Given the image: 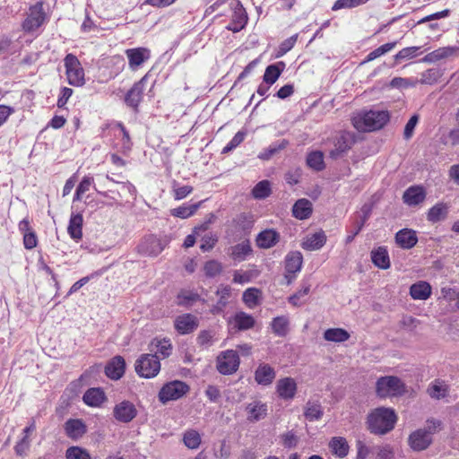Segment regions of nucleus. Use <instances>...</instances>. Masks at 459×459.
I'll list each match as a JSON object with an SVG mask.
<instances>
[{"label":"nucleus","instance_id":"obj_1","mask_svg":"<svg viewBox=\"0 0 459 459\" xmlns=\"http://www.w3.org/2000/svg\"><path fill=\"white\" fill-rule=\"evenodd\" d=\"M390 116L385 110H360L351 118L353 126L361 132H371L381 129L388 121Z\"/></svg>","mask_w":459,"mask_h":459},{"label":"nucleus","instance_id":"obj_2","mask_svg":"<svg viewBox=\"0 0 459 459\" xmlns=\"http://www.w3.org/2000/svg\"><path fill=\"white\" fill-rule=\"evenodd\" d=\"M397 416L394 410L378 407L368 414L367 423L371 433L385 435L394 428Z\"/></svg>","mask_w":459,"mask_h":459},{"label":"nucleus","instance_id":"obj_3","mask_svg":"<svg viewBox=\"0 0 459 459\" xmlns=\"http://www.w3.org/2000/svg\"><path fill=\"white\" fill-rule=\"evenodd\" d=\"M406 392L405 384L395 376L380 377L376 382V394L381 399L402 396Z\"/></svg>","mask_w":459,"mask_h":459},{"label":"nucleus","instance_id":"obj_4","mask_svg":"<svg viewBox=\"0 0 459 459\" xmlns=\"http://www.w3.org/2000/svg\"><path fill=\"white\" fill-rule=\"evenodd\" d=\"M65 75L70 85L81 87L85 83L84 70L74 54H67L64 58Z\"/></svg>","mask_w":459,"mask_h":459},{"label":"nucleus","instance_id":"obj_5","mask_svg":"<svg viewBox=\"0 0 459 459\" xmlns=\"http://www.w3.org/2000/svg\"><path fill=\"white\" fill-rule=\"evenodd\" d=\"M134 368L136 373L142 377H154L160 370V359L153 354H142L136 359Z\"/></svg>","mask_w":459,"mask_h":459},{"label":"nucleus","instance_id":"obj_6","mask_svg":"<svg viewBox=\"0 0 459 459\" xmlns=\"http://www.w3.org/2000/svg\"><path fill=\"white\" fill-rule=\"evenodd\" d=\"M47 19L43 3L37 2L29 8L27 17L22 22V29L25 32L33 33L46 22Z\"/></svg>","mask_w":459,"mask_h":459},{"label":"nucleus","instance_id":"obj_7","mask_svg":"<svg viewBox=\"0 0 459 459\" xmlns=\"http://www.w3.org/2000/svg\"><path fill=\"white\" fill-rule=\"evenodd\" d=\"M239 356L234 350H227L217 357V369L222 375H231L239 367Z\"/></svg>","mask_w":459,"mask_h":459},{"label":"nucleus","instance_id":"obj_8","mask_svg":"<svg viewBox=\"0 0 459 459\" xmlns=\"http://www.w3.org/2000/svg\"><path fill=\"white\" fill-rule=\"evenodd\" d=\"M189 391V386L183 381L175 380L167 383L159 393V399L165 403L169 401L178 400Z\"/></svg>","mask_w":459,"mask_h":459},{"label":"nucleus","instance_id":"obj_9","mask_svg":"<svg viewBox=\"0 0 459 459\" xmlns=\"http://www.w3.org/2000/svg\"><path fill=\"white\" fill-rule=\"evenodd\" d=\"M285 274L287 284L290 285L296 279L297 273L301 271L303 255L299 251H292L285 256Z\"/></svg>","mask_w":459,"mask_h":459},{"label":"nucleus","instance_id":"obj_10","mask_svg":"<svg viewBox=\"0 0 459 459\" xmlns=\"http://www.w3.org/2000/svg\"><path fill=\"white\" fill-rule=\"evenodd\" d=\"M136 415L137 409L130 401L124 400L114 406L113 416L120 423H129Z\"/></svg>","mask_w":459,"mask_h":459},{"label":"nucleus","instance_id":"obj_11","mask_svg":"<svg viewBox=\"0 0 459 459\" xmlns=\"http://www.w3.org/2000/svg\"><path fill=\"white\" fill-rule=\"evenodd\" d=\"M230 8L233 11L232 22L228 26L230 30L233 32L240 31L247 22V14L239 0H234L230 3Z\"/></svg>","mask_w":459,"mask_h":459},{"label":"nucleus","instance_id":"obj_12","mask_svg":"<svg viewBox=\"0 0 459 459\" xmlns=\"http://www.w3.org/2000/svg\"><path fill=\"white\" fill-rule=\"evenodd\" d=\"M125 53L128 59V66L132 71L138 70L151 57V51L147 48H128Z\"/></svg>","mask_w":459,"mask_h":459},{"label":"nucleus","instance_id":"obj_13","mask_svg":"<svg viewBox=\"0 0 459 459\" xmlns=\"http://www.w3.org/2000/svg\"><path fill=\"white\" fill-rule=\"evenodd\" d=\"M165 246L166 244L161 239L151 235L146 237L138 246V251L145 255L157 256L164 250Z\"/></svg>","mask_w":459,"mask_h":459},{"label":"nucleus","instance_id":"obj_14","mask_svg":"<svg viewBox=\"0 0 459 459\" xmlns=\"http://www.w3.org/2000/svg\"><path fill=\"white\" fill-rule=\"evenodd\" d=\"M199 325L198 318L192 314H183L176 317L174 326L180 334L193 333Z\"/></svg>","mask_w":459,"mask_h":459},{"label":"nucleus","instance_id":"obj_15","mask_svg":"<svg viewBox=\"0 0 459 459\" xmlns=\"http://www.w3.org/2000/svg\"><path fill=\"white\" fill-rule=\"evenodd\" d=\"M147 82V75L135 82L126 95L125 101L131 108H137L143 100V91Z\"/></svg>","mask_w":459,"mask_h":459},{"label":"nucleus","instance_id":"obj_16","mask_svg":"<svg viewBox=\"0 0 459 459\" xmlns=\"http://www.w3.org/2000/svg\"><path fill=\"white\" fill-rule=\"evenodd\" d=\"M408 441L412 450L422 451L432 443V437L424 429H419L410 435Z\"/></svg>","mask_w":459,"mask_h":459},{"label":"nucleus","instance_id":"obj_17","mask_svg":"<svg viewBox=\"0 0 459 459\" xmlns=\"http://www.w3.org/2000/svg\"><path fill=\"white\" fill-rule=\"evenodd\" d=\"M276 392L280 398L286 401L292 400L297 393V383L291 377L281 378L276 384Z\"/></svg>","mask_w":459,"mask_h":459},{"label":"nucleus","instance_id":"obj_18","mask_svg":"<svg viewBox=\"0 0 459 459\" xmlns=\"http://www.w3.org/2000/svg\"><path fill=\"white\" fill-rule=\"evenodd\" d=\"M126 370V361L122 356H115L112 358L105 367V374L108 377L113 380L120 379Z\"/></svg>","mask_w":459,"mask_h":459},{"label":"nucleus","instance_id":"obj_19","mask_svg":"<svg viewBox=\"0 0 459 459\" xmlns=\"http://www.w3.org/2000/svg\"><path fill=\"white\" fill-rule=\"evenodd\" d=\"M426 199V191L422 186H411L403 195V203L409 206H417Z\"/></svg>","mask_w":459,"mask_h":459},{"label":"nucleus","instance_id":"obj_20","mask_svg":"<svg viewBox=\"0 0 459 459\" xmlns=\"http://www.w3.org/2000/svg\"><path fill=\"white\" fill-rule=\"evenodd\" d=\"M326 235L325 231L319 230L317 232H315L313 234L307 235L300 246L303 249L307 251H316L321 249L325 244L326 243Z\"/></svg>","mask_w":459,"mask_h":459},{"label":"nucleus","instance_id":"obj_21","mask_svg":"<svg viewBox=\"0 0 459 459\" xmlns=\"http://www.w3.org/2000/svg\"><path fill=\"white\" fill-rule=\"evenodd\" d=\"M276 377L274 368L266 363H261L255 371V380L258 385H270Z\"/></svg>","mask_w":459,"mask_h":459},{"label":"nucleus","instance_id":"obj_22","mask_svg":"<svg viewBox=\"0 0 459 459\" xmlns=\"http://www.w3.org/2000/svg\"><path fill=\"white\" fill-rule=\"evenodd\" d=\"M247 420L251 422L259 421L267 416L268 406L261 401H254L246 406Z\"/></svg>","mask_w":459,"mask_h":459},{"label":"nucleus","instance_id":"obj_23","mask_svg":"<svg viewBox=\"0 0 459 459\" xmlns=\"http://www.w3.org/2000/svg\"><path fill=\"white\" fill-rule=\"evenodd\" d=\"M279 240L280 234L273 229L262 230L255 238L256 246L264 249L273 247Z\"/></svg>","mask_w":459,"mask_h":459},{"label":"nucleus","instance_id":"obj_24","mask_svg":"<svg viewBox=\"0 0 459 459\" xmlns=\"http://www.w3.org/2000/svg\"><path fill=\"white\" fill-rule=\"evenodd\" d=\"M65 431L68 437L77 440L87 431V427L82 420L70 419L65 423Z\"/></svg>","mask_w":459,"mask_h":459},{"label":"nucleus","instance_id":"obj_25","mask_svg":"<svg viewBox=\"0 0 459 459\" xmlns=\"http://www.w3.org/2000/svg\"><path fill=\"white\" fill-rule=\"evenodd\" d=\"M396 243L403 249L413 247L418 242L416 231L411 229H403L395 234Z\"/></svg>","mask_w":459,"mask_h":459},{"label":"nucleus","instance_id":"obj_26","mask_svg":"<svg viewBox=\"0 0 459 459\" xmlns=\"http://www.w3.org/2000/svg\"><path fill=\"white\" fill-rule=\"evenodd\" d=\"M449 212V205L439 202L432 206L427 212V220L431 223H437L445 221Z\"/></svg>","mask_w":459,"mask_h":459},{"label":"nucleus","instance_id":"obj_27","mask_svg":"<svg viewBox=\"0 0 459 459\" xmlns=\"http://www.w3.org/2000/svg\"><path fill=\"white\" fill-rule=\"evenodd\" d=\"M150 351L153 352V355H156L159 358H168L172 352V344L170 340L153 339L150 343Z\"/></svg>","mask_w":459,"mask_h":459},{"label":"nucleus","instance_id":"obj_28","mask_svg":"<svg viewBox=\"0 0 459 459\" xmlns=\"http://www.w3.org/2000/svg\"><path fill=\"white\" fill-rule=\"evenodd\" d=\"M432 292L430 284L425 281H420L410 287V295L415 300H426Z\"/></svg>","mask_w":459,"mask_h":459},{"label":"nucleus","instance_id":"obj_29","mask_svg":"<svg viewBox=\"0 0 459 459\" xmlns=\"http://www.w3.org/2000/svg\"><path fill=\"white\" fill-rule=\"evenodd\" d=\"M252 253V247L250 242L248 240H244L241 243H238L230 248V256L235 262H242L245 261Z\"/></svg>","mask_w":459,"mask_h":459},{"label":"nucleus","instance_id":"obj_30","mask_svg":"<svg viewBox=\"0 0 459 459\" xmlns=\"http://www.w3.org/2000/svg\"><path fill=\"white\" fill-rule=\"evenodd\" d=\"M82 224H83V217L81 213L74 214L72 213L69 224L67 227V231L70 237L78 241L82 238Z\"/></svg>","mask_w":459,"mask_h":459},{"label":"nucleus","instance_id":"obj_31","mask_svg":"<svg viewBox=\"0 0 459 459\" xmlns=\"http://www.w3.org/2000/svg\"><path fill=\"white\" fill-rule=\"evenodd\" d=\"M352 143L353 139L349 133L342 134L335 143L334 149L331 151L330 156L334 159L338 158L351 149Z\"/></svg>","mask_w":459,"mask_h":459},{"label":"nucleus","instance_id":"obj_32","mask_svg":"<svg viewBox=\"0 0 459 459\" xmlns=\"http://www.w3.org/2000/svg\"><path fill=\"white\" fill-rule=\"evenodd\" d=\"M216 295L219 297L217 303L212 307V313L219 314L224 310L229 303L231 295V288L228 285H221L218 288Z\"/></svg>","mask_w":459,"mask_h":459},{"label":"nucleus","instance_id":"obj_33","mask_svg":"<svg viewBox=\"0 0 459 459\" xmlns=\"http://www.w3.org/2000/svg\"><path fill=\"white\" fill-rule=\"evenodd\" d=\"M312 213V204L309 200L302 198L298 200L292 207V214L299 220H306Z\"/></svg>","mask_w":459,"mask_h":459},{"label":"nucleus","instance_id":"obj_34","mask_svg":"<svg viewBox=\"0 0 459 459\" xmlns=\"http://www.w3.org/2000/svg\"><path fill=\"white\" fill-rule=\"evenodd\" d=\"M371 260L372 263L380 269H387L390 267L388 252L384 247H379L371 251Z\"/></svg>","mask_w":459,"mask_h":459},{"label":"nucleus","instance_id":"obj_35","mask_svg":"<svg viewBox=\"0 0 459 459\" xmlns=\"http://www.w3.org/2000/svg\"><path fill=\"white\" fill-rule=\"evenodd\" d=\"M82 400L89 406L98 407L104 402L105 394L100 388H90L83 394Z\"/></svg>","mask_w":459,"mask_h":459},{"label":"nucleus","instance_id":"obj_36","mask_svg":"<svg viewBox=\"0 0 459 459\" xmlns=\"http://www.w3.org/2000/svg\"><path fill=\"white\" fill-rule=\"evenodd\" d=\"M284 67L285 64L283 62L268 65L263 77L264 82L269 85H273L280 77Z\"/></svg>","mask_w":459,"mask_h":459},{"label":"nucleus","instance_id":"obj_37","mask_svg":"<svg viewBox=\"0 0 459 459\" xmlns=\"http://www.w3.org/2000/svg\"><path fill=\"white\" fill-rule=\"evenodd\" d=\"M323 408L318 401H307L305 406L304 416L309 421L318 420L323 416Z\"/></svg>","mask_w":459,"mask_h":459},{"label":"nucleus","instance_id":"obj_38","mask_svg":"<svg viewBox=\"0 0 459 459\" xmlns=\"http://www.w3.org/2000/svg\"><path fill=\"white\" fill-rule=\"evenodd\" d=\"M329 446L333 455L342 458L348 455L349 445L344 437H334L331 439Z\"/></svg>","mask_w":459,"mask_h":459},{"label":"nucleus","instance_id":"obj_39","mask_svg":"<svg viewBox=\"0 0 459 459\" xmlns=\"http://www.w3.org/2000/svg\"><path fill=\"white\" fill-rule=\"evenodd\" d=\"M235 327L239 331H245L255 325L254 317L245 312H238L233 317Z\"/></svg>","mask_w":459,"mask_h":459},{"label":"nucleus","instance_id":"obj_40","mask_svg":"<svg viewBox=\"0 0 459 459\" xmlns=\"http://www.w3.org/2000/svg\"><path fill=\"white\" fill-rule=\"evenodd\" d=\"M455 51V48L452 47H444L439 48L429 54H427L423 58L422 61L425 63H435L439 60L445 59L448 56H450Z\"/></svg>","mask_w":459,"mask_h":459},{"label":"nucleus","instance_id":"obj_41","mask_svg":"<svg viewBox=\"0 0 459 459\" xmlns=\"http://www.w3.org/2000/svg\"><path fill=\"white\" fill-rule=\"evenodd\" d=\"M324 338L328 342H343L350 338V333L342 328H329L325 331Z\"/></svg>","mask_w":459,"mask_h":459},{"label":"nucleus","instance_id":"obj_42","mask_svg":"<svg viewBox=\"0 0 459 459\" xmlns=\"http://www.w3.org/2000/svg\"><path fill=\"white\" fill-rule=\"evenodd\" d=\"M201 203L192 204H183L177 208L171 210L170 213L174 217H178L181 219H186L195 213V212L200 207Z\"/></svg>","mask_w":459,"mask_h":459},{"label":"nucleus","instance_id":"obj_43","mask_svg":"<svg viewBox=\"0 0 459 459\" xmlns=\"http://www.w3.org/2000/svg\"><path fill=\"white\" fill-rule=\"evenodd\" d=\"M288 144L289 142L285 139L273 143L272 144L269 145L268 148H266L265 150H264V152L259 153L258 158L264 160H267L280 151L285 149L288 146Z\"/></svg>","mask_w":459,"mask_h":459},{"label":"nucleus","instance_id":"obj_44","mask_svg":"<svg viewBox=\"0 0 459 459\" xmlns=\"http://www.w3.org/2000/svg\"><path fill=\"white\" fill-rule=\"evenodd\" d=\"M261 291L256 288H248L243 293V301L248 308H255L260 303Z\"/></svg>","mask_w":459,"mask_h":459},{"label":"nucleus","instance_id":"obj_45","mask_svg":"<svg viewBox=\"0 0 459 459\" xmlns=\"http://www.w3.org/2000/svg\"><path fill=\"white\" fill-rule=\"evenodd\" d=\"M311 284L307 281H302L300 289L289 298V303L294 307H300L303 302L300 300L310 291Z\"/></svg>","mask_w":459,"mask_h":459},{"label":"nucleus","instance_id":"obj_46","mask_svg":"<svg viewBox=\"0 0 459 459\" xmlns=\"http://www.w3.org/2000/svg\"><path fill=\"white\" fill-rule=\"evenodd\" d=\"M199 299L200 296L198 293L186 290H181L177 296L178 305L183 307H190Z\"/></svg>","mask_w":459,"mask_h":459},{"label":"nucleus","instance_id":"obj_47","mask_svg":"<svg viewBox=\"0 0 459 459\" xmlns=\"http://www.w3.org/2000/svg\"><path fill=\"white\" fill-rule=\"evenodd\" d=\"M272 329L277 336H285L289 330V319L283 316L273 318Z\"/></svg>","mask_w":459,"mask_h":459},{"label":"nucleus","instance_id":"obj_48","mask_svg":"<svg viewBox=\"0 0 459 459\" xmlns=\"http://www.w3.org/2000/svg\"><path fill=\"white\" fill-rule=\"evenodd\" d=\"M183 442L189 449H196L201 444V436L195 429L186 430L183 435Z\"/></svg>","mask_w":459,"mask_h":459},{"label":"nucleus","instance_id":"obj_49","mask_svg":"<svg viewBox=\"0 0 459 459\" xmlns=\"http://www.w3.org/2000/svg\"><path fill=\"white\" fill-rule=\"evenodd\" d=\"M307 164L309 168L316 171H321L325 168L323 153L319 151L308 153L307 157Z\"/></svg>","mask_w":459,"mask_h":459},{"label":"nucleus","instance_id":"obj_50","mask_svg":"<svg viewBox=\"0 0 459 459\" xmlns=\"http://www.w3.org/2000/svg\"><path fill=\"white\" fill-rule=\"evenodd\" d=\"M395 45H396V41L389 42V43H386V44H384V45L378 47L377 48H376L373 51H371L370 53H368L365 58V60L362 63H368V62L373 61L376 58L390 52L395 47Z\"/></svg>","mask_w":459,"mask_h":459},{"label":"nucleus","instance_id":"obj_51","mask_svg":"<svg viewBox=\"0 0 459 459\" xmlns=\"http://www.w3.org/2000/svg\"><path fill=\"white\" fill-rule=\"evenodd\" d=\"M271 194L270 182L262 180L257 183L252 190V195L255 199H264Z\"/></svg>","mask_w":459,"mask_h":459},{"label":"nucleus","instance_id":"obj_52","mask_svg":"<svg viewBox=\"0 0 459 459\" xmlns=\"http://www.w3.org/2000/svg\"><path fill=\"white\" fill-rule=\"evenodd\" d=\"M93 183H94L93 178L85 176L82 179V181L80 182V184L78 185V186L76 188L73 202L74 203L77 201H81L82 195L90 190V188L93 185Z\"/></svg>","mask_w":459,"mask_h":459},{"label":"nucleus","instance_id":"obj_53","mask_svg":"<svg viewBox=\"0 0 459 459\" xmlns=\"http://www.w3.org/2000/svg\"><path fill=\"white\" fill-rule=\"evenodd\" d=\"M66 459H91L90 453L87 449L81 446H73L65 451Z\"/></svg>","mask_w":459,"mask_h":459},{"label":"nucleus","instance_id":"obj_54","mask_svg":"<svg viewBox=\"0 0 459 459\" xmlns=\"http://www.w3.org/2000/svg\"><path fill=\"white\" fill-rule=\"evenodd\" d=\"M427 392L431 398L437 400L444 398L447 395L446 386L445 385H442L438 381H435L434 383H432L429 386Z\"/></svg>","mask_w":459,"mask_h":459},{"label":"nucleus","instance_id":"obj_55","mask_svg":"<svg viewBox=\"0 0 459 459\" xmlns=\"http://www.w3.org/2000/svg\"><path fill=\"white\" fill-rule=\"evenodd\" d=\"M368 0H336L332 7L333 11L341 9H352L365 4Z\"/></svg>","mask_w":459,"mask_h":459},{"label":"nucleus","instance_id":"obj_56","mask_svg":"<svg viewBox=\"0 0 459 459\" xmlns=\"http://www.w3.org/2000/svg\"><path fill=\"white\" fill-rule=\"evenodd\" d=\"M31 438L22 437L14 446V452L18 456H26L30 448Z\"/></svg>","mask_w":459,"mask_h":459},{"label":"nucleus","instance_id":"obj_57","mask_svg":"<svg viewBox=\"0 0 459 459\" xmlns=\"http://www.w3.org/2000/svg\"><path fill=\"white\" fill-rule=\"evenodd\" d=\"M214 332L211 330H203L199 333L196 342L203 348L210 347L213 342Z\"/></svg>","mask_w":459,"mask_h":459},{"label":"nucleus","instance_id":"obj_58","mask_svg":"<svg viewBox=\"0 0 459 459\" xmlns=\"http://www.w3.org/2000/svg\"><path fill=\"white\" fill-rule=\"evenodd\" d=\"M420 47H408L400 50L395 56V60H408L419 55Z\"/></svg>","mask_w":459,"mask_h":459},{"label":"nucleus","instance_id":"obj_59","mask_svg":"<svg viewBox=\"0 0 459 459\" xmlns=\"http://www.w3.org/2000/svg\"><path fill=\"white\" fill-rule=\"evenodd\" d=\"M204 269L206 276L215 277L221 273L222 265L216 260H210L205 263Z\"/></svg>","mask_w":459,"mask_h":459},{"label":"nucleus","instance_id":"obj_60","mask_svg":"<svg viewBox=\"0 0 459 459\" xmlns=\"http://www.w3.org/2000/svg\"><path fill=\"white\" fill-rule=\"evenodd\" d=\"M246 132L238 131L233 138L227 143V145L222 149L221 153H228L237 148L245 139Z\"/></svg>","mask_w":459,"mask_h":459},{"label":"nucleus","instance_id":"obj_61","mask_svg":"<svg viewBox=\"0 0 459 459\" xmlns=\"http://www.w3.org/2000/svg\"><path fill=\"white\" fill-rule=\"evenodd\" d=\"M16 46L8 38L0 39V54L10 56L16 52Z\"/></svg>","mask_w":459,"mask_h":459},{"label":"nucleus","instance_id":"obj_62","mask_svg":"<svg viewBox=\"0 0 459 459\" xmlns=\"http://www.w3.org/2000/svg\"><path fill=\"white\" fill-rule=\"evenodd\" d=\"M298 39V34H294L282 41L279 47L278 56H281L289 52L296 44Z\"/></svg>","mask_w":459,"mask_h":459},{"label":"nucleus","instance_id":"obj_63","mask_svg":"<svg viewBox=\"0 0 459 459\" xmlns=\"http://www.w3.org/2000/svg\"><path fill=\"white\" fill-rule=\"evenodd\" d=\"M23 245L26 249H32L38 245V237L34 230L23 235Z\"/></svg>","mask_w":459,"mask_h":459},{"label":"nucleus","instance_id":"obj_64","mask_svg":"<svg viewBox=\"0 0 459 459\" xmlns=\"http://www.w3.org/2000/svg\"><path fill=\"white\" fill-rule=\"evenodd\" d=\"M193 191V187L191 186H174L173 192L174 197L176 200H181L190 195Z\"/></svg>","mask_w":459,"mask_h":459}]
</instances>
